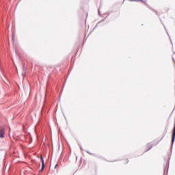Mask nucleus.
<instances>
[{"label":"nucleus","mask_w":175,"mask_h":175,"mask_svg":"<svg viewBox=\"0 0 175 175\" xmlns=\"http://www.w3.org/2000/svg\"><path fill=\"white\" fill-rule=\"evenodd\" d=\"M0 137H1V138L5 137V128H2L0 130Z\"/></svg>","instance_id":"nucleus-1"},{"label":"nucleus","mask_w":175,"mask_h":175,"mask_svg":"<svg viewBox=\"0 0 175 175\" xmlns=\"http://www.w3.org/2000/svg\"><path fill=\"white\" fill-rule=\"evenodd\" d=\"M40 159H41V163H42V168L40 170V172H42L43 169H44V160L43 159L42 157H41Z\"/></svg>","instance_id":"nucleus-2"},{"label":"nucleus","mask_w":175,"mask_h":175,"mask_svg":"<svg viewBox=\"0 0 175 175\" xmlns=\"http://www.w3.org/2000/svg\"><path fill=\"white\" fill-rule=\"evenodd\" d=\"M174 139H175V124H174V130L172 133V143H174Z\"/></svg>","instance_id":"nucleus-3"},{"label":"nucleus","mask_w":175,"mask_h":175,"mask_svg":"<svg viewBox=\"0 0 175 175\" xmlns=\"http://www.w3.org/2000/svg\"><path fill=\"white\" fill-rule=\"evenodd\" d=\"M128 162H129V161L128 160V159H126L124 160V163H128Z\"/></svg>","instance_id":"nucleus-4"},{"label":"nucleus","mask_w":175,"mask_h":175,"mask_svg":"<svg viewBox=\"0 0 175 175\" xmlns=\"http://www.w3.org/2000/svg\"><path fill=\"white\" fill-rule=\"evenodd\" d=\"M12 40L14 41V34L12 33Z\"/></svg>","instance_id":"nucleus-5"},{"label":"nucleus","mask_w":175,"mask_h":175,"mask_svg":"<svg viewBox=\"0 0 175 175\" xmlns=\"http://www.w3.org/2000/svg\"><path fill=\"white\" fill-rule=\"evenodd\" d=\"M151 148H152V146H151L149 148V150H151Z\"/></svg>","instance_id":"nucleus-6"}]
</instances>
